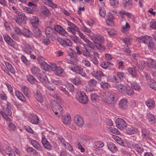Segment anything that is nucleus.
Segmentation results:
<instances>
[{
    "instance_id": "1",
    "label": "nucleus",
    "mask_w": 156,
    "mask_h": 156,
    "mask_svg": "<svg viewBox=\"0 0 156 156\" xmlns=\"http://www.w3.org/2000/svg\"><path fill=\"white\" fill-rule=\"evenodd\" d=\"M101 100L108 105H114L117 101L116 94L112 91L106 92L102 96Z\"/></svg>"
},
{
    "instance_id": "2",
    "label": "nucleus",
    "mask_w": 156,
    "mask_h": 156,
    "mask_svg": "<svg viewBox=\"0 0 156 156\" xmlns=\"http://www.w3.org/2000/svg\"><path fill=\"white\" fill-rule=\"evenodd\" d=\"M115 87L119 92L124 94L131 95L134 93L132 89L129 87H127L123 84H117L115 86Z\"/></svg>"
},
{
    "instance_id": "3",
    "label": "nucleus",
    "mask_w": 156,
    "mask_h": 156,
    "mask_svg": "<svg viewBox=\"0 0 156 156\" xmlns=\"http://www.w3.org/2000/svg\"><path fill=\"white\" fill-rule=\"evenodd\" d=\"M69 68L73 72L80 75L82 76L83 77L86 76V74L85 73V71L83 68L79 66L75 65L73 66H69Z\"/></svg>"
},
{
    "instance_id": "4",
    "label": "nucleus",
    "mask_w": 156,
    "mask_h": 156,
    "mask_svg": "<svg viewBox=\"0 0 156 156\" xmlns=\"http://www.w3.org/2000/svg\"><path fill=\"white\" fill-rule=\"evenodd\" d=\"M51 69L55 72L56 75L58 76H62L64 75V70L60 67H57L55 64H52L51 65Z\"/></svg>"
},
{
    "instance_id": "5",
    "label": "nucleus",
    "mask_w": 156,
    "mask_h": 156,
    "mask_svg": "<svg viewBox=\"0 0 156 156\" xmlns=\"http://www.w3.org/2000/svg\"><path fill=\"white\" fill-rule=\"evenodd\" d=\"M0 151L2 153H5L9 156H16L12 148L8 146L4 147L0 145Z\"/></svg>"
},
{
    "instance_id": "6",
    "label": "nucleus",
    "mask_w": 156,
    "mask_h": 156,
    "mask_svg": "<svg viewBox=\"0 0 156 156\" xmlns=\"http://www.w3.org/2000/svg\"><path fill=\"white\" fill-rule=\"evenodd\" d=\"M18 14V16L15 18L16 23L19 24H25L26 23L27 18L25 14L22 12Z\"/></svg>"
},
{
    "instance_id": "7",
    "label": "nucleus",
    "mask_w": 156,
    "mask_h": 156,
    "mask_svg": "<svg viewBox=\"0 0 156 156\" xmlns=\"http://www.w3.org/2000/svg\"><path fill=\"white\" fill-rule=\"evenodd\" d=\"M115 122L117 127L121 130L124 129L127 127L126 122L122 119H118L116 120Z\"/></svg>"
},
{
    "instance_id": "8",
    "label": "nucleus",
    "mask_w": 156,
    "mask_h": 156,
    "mask_svg": "<svg viewBox=\"0 0 156 156\" xmlns=\"http://www.w3.org/2000/svg\"><path fill=\"white\" fill-rule=\"evenodd\" d=\"M78 100L80 102L83 104H86L88 101L87 96L83 92L80 93Z\"/></svg>"
},
{
    "instance_id": "9",
    "label": "nucleus",
    "mask_w": 156,
    "mask_h": 156,
    "mask_svg": "<svg viewBox=\"0 0 156 156\" xmlns=\"http://www.w3.org/2000/svg\"><path fill=\"white\" fill-rule=\"evenodd\" d=\"M74 121L75 124L78 126L81 127L84 124L83 119L79 115H76L74 116Z\"/></svg>"
},
{
    "instance_id": "10",
    "label": "nucleus",
    "mask_w": 156,
    "mask_h": 156,
    "mask_svg": "<svg viewBox=\"0 0 156 156\" xmlns=\"http://www.w3.org/2000/svg\"><path fill=\"white\" fill-rule=\"evenodd\" d=\"M92 74L94 77L99 82L101 81V79L105 76L104 74L98 70L94 71Z\"/></svg>"
},
{
    "instance_id": "11",
    "label": "nucleus",
    "mask_w": 156,
    "mask_h": 156,
    "mask_svg": "<svg viewBox=\"0 0 156 156\" xmlns=\"http://www.w3.org/2000/svg\"><path fill=\"white\" fill-rule=\"evenodd\" d=\"M128 106V101L126 98L122 99L119 102V106L120 109H126Z\"/></svg>"
},
{
    "instance_id": "12",
    "label": "nucleus",
    "mask_w": 156,
    "mask_h": 156,
    "mask_svg": "<svg viewBox=\"0 0 156 156\" xmlns=\"http://www.w3.org/2000/svg\"><path fill=\"white\" fill-rule=\"evenodd\" d=\"M31 144L33 147L37 150L43 152V148L42 147L36 140H32L31 141Z\"/></svg>"
},
{
    "instance_id": "13",
    "label": "nucleus",
    "mask_w": 156,
    "mask_h": 156,
    "mask_svg": "<svg viewBox=\"0 0 156 156\" xmlns=\"http://www.w3.org/2000/svg\"><path fill=\"white\" fill-rule=\"evenodd\" d=\"M41 142L45 149L48 150H51L52 147L51 145L45 137H43L42 138Z\"/></svg>"
},
{
    "instance_id": "14",
    "label": "nucleus",
    "mask_w": 156,
    "mask_h": 156,
    "mask_svg": "<svg viewBox=\"0 0 156 156\" xmlns=\"http://www.w3.org/2000/svg\"><path fill=\"white\" fill-rule=\"evenodd\" d=\"M30 23L33 27H37L39 24V19L36 16H32L30 18Z\"/></svg>"
},
{
    "instance_id": "15",
    "label": "nucleus",
    "mask_w": 156,
    "mask_h": 156,
    "mask_svg": "<svg viewBox=\"0 0 156 156\" xmlns=\"http://www.w3.org/2000/svg\"><path fill=\"white\" fill-rule=\"evenodd\" d=\"M54 29L56 31L62 35L65 36L66 34L65 30L60 25L55 26Z\"/></svg>"
},
{
    "instance_id": "16",
    "label": "nucleus",
    "mask_w": 156,
    "mask_h": 156,
    "mask_svg": "<svg viewBox=\"0 0 156 156\" xmlns=\"http://www.w3.org/2000/svg\"><path fill=\"white\" fill-rule=\"evenodd\" d=\"M135 150L138 153H142L144 152L147 151L142 147V145L140 144H136L134 146Z\"/></svg>"
},
{
    "instance_id": "17",
    "label": "nucleus",
    "mask_w": 156,
    "mask_h": 156,
    "mask_svg": "<svg viewBox=\"0 0 156 156\" xmlns=\"http://www.w3.org/2000/svg\"><path fill=\"white\" fill-rule=\"evenodd\" d=\"M34 96L36 100L40 103H42L43 101V98L40 91L37 90H35Z\"/></svg>"
},
{
    "instance_id": "18",
    "label": "nucleus",
    "mask_w": 156,
    "mask_h": 156,
    "mask_svg": "<svg viewBox=\"0 0 156 156\" xmlns=\"http://www.w3.org/2000/svg\"><path fill=\"white\" fill-rule=\"evenodd\" d=\"M1 114L2 116H3V115H8L10 116L12 114V112L11 110L8 108L3 107L0 111Z\"/></svg>"
},
{
    "instance_id": "19",
    "label": "nucleus",
    "mask_w": 156,
    "mask_h": 156,
    "mask_svg": "<svg viewBox=\"0 0 156 156\" xmlns=\"http://www.w3.org/2000/svg\"><path fill=\"white\" fill-rule=\"evenodd\" d=\"M58 42L62 45L70 46L72 45L70 40H57Z\"/></svg>"
},
{
    "instance_id": "20",
    "label": "nucleus",
    "mask_w": 156,
    "mask_h": 156,
    "mask_svg": "<svg viewBox=\"0 0 156 156\" xmlns=\"http://www.w3.org/2000/svg\"><path fill=\"white\" fill-rule=\"evenodd\" d=\"M135 68L136 67L134 66L129 67L128 68L127 70L130 74L136 77L137 76L138 74Z\"/></svg>"
},
{
    "instance_id": "21",
    "label": "nucleus",
    "mask_w": 156,
    "mask_h": 156,
    "mask_svg": "<svg viewBox=\"0 0 156 156\" xmlns=\"http://www.w3.org/2000/svg\"><path fill=\"white\" fill-rule=\"evenodd\" d=\"M99 40H94V45L98 49L102 51L105 50V47L103 46L101 43H100Z\"/></svg>"
},
{
    "instance_id": "22",
    "label": "nucleus",
    "mask_w": 156,
    "mask_h": 156,
    "mask_svg": "<svg viewBox=\"0 0 156 156\" xmlns=\"http://www.w3.org/2000/svg\"><path fill=\"white\" fill-rule=\"evenodd\" d=\"M15 94L17 98L21 101L23 102L26 101L25 97L21 92L17 90L15 92Z\"/></svg>"
},
{
    "instance_id": "23",
    "label": "nucleus",
    "mask_w": 156,
    "mask_h": 156,
    "mask_svg": "<svg viewBox=\"0 0 156 156\" xmlns=\"http://www.w3.org/2000/svg\"><path fill=\"white\" fill-rule=\"evenodd\" d=\"M32 73L34 75L37 76L41 73L40 69L37 67L33 66L31 68Z\"/></svg>"
},
{
    "instance_id": "24",
    "label": "nucleus",
    "mask_w": 156,
    "mask_h": 156,
    "mask_svg": "<svg viewBox=\"0 0 156 156\" xmlns=\"http://www.w3.org/2000/svg\"><path fill=\"white\" fill-rule=\"evenodd\" d=\"M147 119L151 124H153L155 123V119L154 116L150 113L147 114Z\"/></svg>"
},
{
    "instance_id": "25",
    "label": "nucleus",
    "mask_w": 156,
    "mask_h": 156,
    "mask_svg": "<svg viewBox=\"0 0 156 156\" xmlns=\"http://www.w3.org/2000/svg\"><path fill=\"white\" fill-rule=\"evenodd\" d=\"M137 132V129L132 126H129L126 129V132L129 134H134Z\"/></svg>"
},
{
    "instance_id": "26",
    "label": "nucleus",
    "mask_w": 156,
    "mask_h": 156,
    "mask_svg": "<svg viewBox=\"0 0 156 156\" xmlns=\"http://www.w3.org/2000/svg\"><path fill=\"white\" fill-rule=\"evenodd\" d=\"M27 80L31 84H35L37 82V80L32 75H28L27 76Z\"/></svg>"
},
{
    "instance_id": "27",
    "label": "nucleus",
    "mask_w": 156,
    "mask_h": 156,
    "mask_svg": "<svg viewBox=\"0 0 156 156\" xmlns=\"http://www.w3.org/2000/svg\"><path fill=\"white\" fill-rule=\"evenodd\" d=\"M107 146L108 149L112 152H115L117 151V148L115 145L111 142H108L107 143Z\"/></svg>"
},
{
    "instance_id": "28",
    "label": "nucleus",
    "mask_w": 156,
    "mask_h": 156,
    "mask_svg": "<svg viewBox=\"0 0 156 156\" xmlns=\"http://www.w3.org/2000/svg\"><path fill=\"white\" fill-rule=\"evenodd\" d=\"M148 66L151 68L156 69V62L152 59H149L147 62Z\"/></svg>"
},
{
    "instance_id": "29",
    "label": "nucleus",
    "mask_w": 156,
    "mask_h": 156,
    "mask_svg": "<svg viewBox=\"0 0 156 156\" xmlns=\"http://www.w3.org/2000/svg\"><path fill=\"white\" fill-rule=\"evenodd\" d=\"M71 118L69 115H67L62 117V122L65 124H68L70 123Z\"/></svg>"
},
{
    "instance_id": "30",
    "label": "nucleus",
    "mask_w": 156,
    "mask_h": 156,
    "mask_svg": "<svg viewBox=\"0 0 156 156\" xmlns=\"http://www.w3.org/2000/svg\"><path fill=\"white\" fill-rule=\"evenodd\" d=\"M53 31V29L50 27H47L46 28L45 31L46 35L48 37H49L51 36H52Z\"/></svg>"
},
{
    "instance_id": "31",
    "label": "nucleus",
    "mask_w": 156,
    "mask_h": 156,
    "mask_svg": "<svg viewBox=\"0 0 156 156\" xmlns=\"http://www.w3.org/2000/svg\"><path fill=\"white\" fill-rule=\"evenodd\" d=\"M147 106L150 109H152L154 107V101L153 99L148 100L146 102Z\"/></svg>"
},
{
    "instance_id": "32",
    "label": "nucleus",
    "mask_w": 156,
    "mask_h": 156,
    "mask_svg": "<svg viewBox=\"0 0 156 156\" xmlns=\"http://www.w3.org/2000/svg\"><path fill=\"white\" fill-rule=\"evenodd\" d=\"M122 27L121 31L123 33H126L130 28V26L127 22H126L125 25H123Z\"/></svg>"
},
{
    "instance_id": "33",
    "label": "nucleus",
    "mask_w": 156,
    "mask_h": 156,
    "mask_svg": "<svg viewBox=\"0 0 156 156\" xmlns=\"http://www.w3.org/2000/svg\"><path fill=\"white\" fill-rule=\"evenodd\" d=\"M5 65L7 69L12 74L15 73V70L11 64L8 62H6L5 63Z\"/></svg>"
},
{
    "instance_id": "34",
    "label": "nucleus",
    "mask_w": 156,
    "mask_h": 156,
    "mask_svg": "<svg viewBox=\"0 0 156 156\" xmlns=\"http://www.w3.org/2000/svg\"><path fill=\"white\" fill-rule=\"evenodd\" d=\"M88 83L89 87L90 88L93 89L96 87L97 82L96 80L93 79L89 80Z\"/></svg>"
},
{
    "instance_id": "35",
    "label": "nucleus",
    "mask_w": 156,
    "mask_h": 156,
    "mask_svg": "<svg viewBox=\"0 0 156 156\" xmlns=\"http://www.w3.org/2000/svg\"><path fill=\"white\" fill-rule=\"evenodd\" d=\"M23 34L27 37L31 38L32 37V34L31 32L26 29H24L23 30Z\"/></svg>"
},
{
    "instance_id": "36",
    "label": "nucleus",
    "mask_w": 156,
    "mask_h": 156,
    "mask_svg": "<svg viewBox=\"0 0 156 156\" xmlns=\"http://www.w3.org/2000/svg\"><path fill=\"white\" fill-rule=\"evenodd\" d=\"M21 89L22 92L27 97H29L30 95L29 90L28 88L26 86H23L22 87Z\"/></svg>"
},
{
    "instance_id": "37",
    "label": "nucleus",
    "mask_w": 156,
    "mask_h": 156,
    "mask_svg": "<svg viewBox=\"0 0 156 156\" xmlns=\"http://www.w3.org/2000/svg\"><path fill=\"white\" fill-rule=\"evenodd\" d=\"M41 67L43 69L46 70H48L49 68L51 69V65L50 66L45 62H43L40 64Z\"/></svg>"
},
{
    "instance_id": "38",
    "label": "nucleus",
    "mask_w": 156,
    "mask_h": 156,
    "mask_svg": "<svg viewBox=\"0 0 156 156\" xmlns=\"http://www.w3.org/2000/svg\"><path fill=\"white\" fill-rule=\"evenodd\" d=\"M33 27V31L34 34V36L36 37L40 36L41 34V31L37 27Z\"/></svg>"
},
{
    "instance_id": "39",
    "label": "nucleus",
    "mask_w": 156,
    "mask_h": 156,
    "mask_svg": "<svg viewBox=\"0 0 156 156\" xmlns=\"http://www.w3.org/2000/svg\"><path fill=\"white\" fill-rule=\"evenodd\" d=\"M43 2L45 4L51 7H56V5L51 2V0H42Z\"/></svg>"
},
{
    "instance_id": "40",
    "label": "nucleus",
    "mask_w": 156,
    "mask_h": 156,
    "mask_svg": "<svg viewBox=\"0 0 156 156\" xmlns=\"http://www.w3.org/2000/svg\"><path fill=\"white\" fill-rule=\"evenodd\" d=\"M30 119V122L33 124H37L38 123V119L36 115H33L32 116Z\"/></svg>"
},
{
    "instance_id": "41",
    "label": "nucleus",
    "mask_w": 156,
    "mask_h": 156,
    "mask_svg": "<svg viewBox=\"0 0 156 156\" xmlns=\"http://www.w3.org/2000/svg\"><path fill=\"white\" fill-rule=\"evenodd\" d=\"M41 12L46 16H48L50 14V12L48 10L45 6H43L41 7Z\"/></svg>"
},
{
    "instance_id": "42",
    "label": "nucleus",
    "mask_w": 156,
    "mask_h": 156,
    "mask_svg": "<svg viewBox=\"0 0 156 156\" xmlns=\"http://www.w3.org/2000/svg\"><path fill=\"white\" fill-rule=\"evenodd\" d=\"M24 51L27 53L30 54L31 52L32 49L28 44H26L24 47Z\"/></svg>"
},
{
    "instance_id": "43",
    "label": "nucleus",
    "mask_w": 156,
    "mask_h": 156,
    "mask_svg": "<svg viewBox=\"0 0 156 156\" xmlns=\"http://www.w3.org/2000/svg\"><path fill=\"white\" fill-rule=\"evenodd\" d=\"M149 80V85L150 87L153 90H156V82L153 80Z\"/></svg>"
},
{
    "instance_id": "44",
    "label": "nucleus",
    "mask_w": 156,
    "mask_h": 156,
    "mask_svg": "<svg viewBox=\"0 0 156 156\" xmlns=\"http://www.w3.org/2000/svg\"><path fill=\"white\" fill-rule=\"evenodd\" d=\"M114 19V16L110 13L108 14V19L107 21V23L108 22L112 23H113L112 20Z\"/></svg>"
},
{
    "instance_id": "45",
    "label": "nucleus",
    "mask_w": 156,
    "mask_h": 156,
    "mask_svg": "<svg viewBox=\"0 0 156 156\" xmlns=\"http://www.w3.org/2000/svg\"><path fill=\"white\" fill-rule=\"evenodd\" d=\"M112 138L116 141L117 143L119 144H121L122 143L123 141L121 138L116 135H113Z\"/></svg>"
},
{
    "instance_id": "46",
    "label": "nucleus",
    "mask_w": 156,
    "mask_h": 156,
    "mask_svg": "<svg viewBox=\"0 0 156 156\" xmlns=\"http://www.w3.org/2000/svg\"><path fill=\"white\" fill-rule=\"evenodd\" d=\"M91 99L93 102L95 103L98 101L99 97L96 94H93L91 96Z\"/></svg>"
},
{
    "instance_id": "47",
    "label": "nucleus",
    "mask_w": 156,
    "mask_h": 156,
    "mask_svg": "<svg viewBox=\"0 0 156 156\" xmlns=\"http://www.w3.org/2000/svg\"><path fill=\"white\" fill-rule=\"evenodd\" d=\"M99 14L102 17H104L106 15V11L103 8L100 7L99 10Z\"/></svg>"
},
{
    "instance_id": "48",
    "label": "nucleus",
    "mask_w": 156,
    "mask_h": 156,
    "mask_svg": "<svg viewBox=\"0 0 156 156\" xmlns=\"http://www.w3.org/2000/svg\"><path fill=\"white\" fill-rule=\"evenodd\" d=\"M68 25L70 27H71L73 29L75 30L76 31H78L79 30V28L77 27L73 23H71L70 21L67 22Z\"/></svg>"
},
{
    "instance_id": "49",
    "label": "nucleus",
    "mask_w": 156,
    "mask_h": 156,
    "mask_svg": "<svg viewBox=\"0 0 156 156\" xmlns=\"http://www.w3.org/2000/svg\"><path fill=\"white\" fill-rule=\"evenodd\" d=\"M104 146L103 143L101 141H98L95 143L94 146L96 148H101Z\"/></svg>"
},
{
    "instance_id": "50",
    "label": "nucleus",
    "mask_w": 156,
    "mask_h": 156,
    "mask_svg": "<svg viewBox=\"0 0 156 156\" xmlns=\"http://www.w3.org/2000/svg\"><path fill=\"white\" fill-rule=\"evenodd\" d=\"M72 82L76 85L80 84L81 83L80 80L78 77H75L73 79Z\"/></svg>"
},
{
    "instance_id": "51",
    "label": "nucleus",
    "mask_w": 156,
    "mask_h": 156,
    "mask_svg": "<svg viewBox=\"0 0 156 156\" xmlns=\"http://www.w3.org/2000/svg\"><path fill=\"white\" fill-rule=\"evenodd\" d=\"M37 77L39 79V80L41 82H43L45 81L46 79V77L44 75H42L40 73L39 75H38L37 76Z\"/></svg>"
},
{
    "instance_id": "52",
    "label": "nucleus",
    "mask_w": 156,
    "mask_h": 156,
    "mask_svg": "<svg viewBox=\"0 0 156 156\" xmlns=\"http://www.w3.org/2000/svg\"><path fill=\"white\" fill-rule=\"evenodd\" d=\"M27 151L29 153H33L34 154H35L37 153V152L36 150L31 147H28L27 148Z\"/></svg>"
},
{
    "instance_id": "53",
    "label": "nucleus",
    "mask_w": 156,
    "mask_h": 156,
    "mask_svg": "<svg viewBox=\"0 0 156 156\" xmlns=\"http://www.w3.org/2000/svg\"><path fill=\"white\" fill-rule=\"evenodd\" d=\"M85 42H86V44L88 45L90 47L93 48L94 45V43L91 41H89V40H83Z\"/></svg>"
},
{
    "instance_id": "54",
    "label": "nucleus",
    "mask_w": 156,
    "mask_h": 156,
    "mask_svg": "<svg viewBox=\"0 0 156 156\" xmlns=\"http://www.w3.org/2000/svg\"><path fill=\"white\" fill-rule=\"evenodd\" d=\"M5 40L7 44L11 47H14L15 45V43L13 40Z\"/></svg>"
},
{
    "instance_id": "55",
    "label": "nucleus",
    "mask_w": 156,
    "mask_h": 156,
    "mask_svg": "<svg viewBox=\"0 0 156 156\" xmlns=\"http://www.w3.org/2000/svg\"><path fill=\"white\" fill-rule=\"evenodd\" d=\"M101 87L104 89H107L108 88L110 87V85L106 82H101Z\"/></svg>"
},
{
    "instance_id": "56",
    "label": "nucleus",
    "mask_w": 156,
    "mask_h": 156,
    "mask_svg": "<svg viewBox=\"0 0 156 156\" xmlns=\"http://www.w3.org/2000/svg\"><path fill=\"white\" fill-rule=\"evenodd\" d=\"M83 55L87 57H91V55L90 54L89 52L88 51V50L86 48H85L83 50H82Z\"/></svg>"
},
{
    "instance_id": "57",
    "label": "nucleus",
    "mask_w": 156,
    "mask_h": 156,
    "mask_svg": "<svg viewBox=\"0 0 156 156\" xmlns=\"http://www.w3.org/2000/svg\"><path fill=\"white\" fill-rule=\"evenodd\" d=\"M110 63L108 62H104L101 64V66L105 69H107L109 66Z\"/></svg>"
},
{
    "instance_id": "58",
    "label": "nucleus",
    "mask_w": 156,
    "mask_h": 156,
    "mask_svg": "<svg viewBox=\"0 0 156 156\" xmlns=\"http://www.w3.org/2000/svg\"><path fill=\"white\" fill-rule=\"evenodd\" d=\"M118 62L119 65L118 68L121 70H123L125 67L123 62L122 61H119Z\"/></svg>"
},
{
    "instance_id": "59",
    "label": "nucleus",
    "mask_w": 156,
    "mask_h": 156,
    "mask_svg": "<svg viewBox=\"0 0 156 156\" xmlns=\"http://www.w3.org/2000/svg\"><path fill=\"white\" fill-rule=\"evenodd\" d=\"M142 133L144 136L145 137H150V132L147 130L143 129L142 130Z\"/></svg>"
},
{
    "instance_id": "60",
    "label": "nucleus",
    "mask_w": 156,
    "mask_h": 156,
    "mask_svg": "<svg viewBox=\"0 0 156 156\" xmlns=\"http://www.w3.org/2000/svg\"><path fill=\"white\" fill-rule=\"evenodd\" d=\"M81 27L82 30L83 31L89 33H90L91 32L90 30L87 28L84 25H82Z\"/></svg>"
},
{
    "instance_id": "61",
    "label": "nucleus",
    "mask_w": 156,
    "mask_h": 156,
    "mask_svg": "<svg viewBox=\"0 0 156 156\" xmlns=\"http://www.w3.org/2000/svg\"><path fill=\"white\" fill-rule=\"evenodd\" d=\"M0 97L4 100L6 101L7 99L6 94L3 91H0Z\"/></svg>"
},
{
    "instance_id": "62",
    "label": "nucleus",
    "mask_w": 156,
    "mask_h": 156,
    "mask_svg": "<svg viewBox=\"0 0 156 156\" xmlns=\"http://www.w3.org/2000/svg\"><path fill=\"white\" fill-rule=\"evenodd\" d=\"M51 81L52 83L57 85H60L62 84L60 81L58 79L51 78Z\"/></svg>"
},
{
    "instance_id": "63",
    "label": "nucleus",
    "mask_w": 156,
    "mask_h": 156,
    "mask_svg": "<svg viewBox=\"0 0 156 156\" xmlns=\"http://www.w3.org/2000/svg\"><path fill=\"white\" fill-rule=\"evenodd\" d=\"M131 86L132 88L136 90H139L140 88V86L136 83L131 84Z\"/></svg>"
},
{
    "instance_id": "64",
    "label": "nucleus",
    "mask_w": 156,
    "mask_h": 156,
    "mask_svg": "<svg viewBox=\"0 0 156 156\" xmlns=\"http://www.w3.org/2000/svg\"><path fill=\"white\" fill-rule=\"evenodd\" d=\"M150 27L152 29L156 30V21H151L150 23Z\"/></svg>"
}]
</instances>
